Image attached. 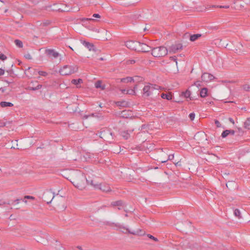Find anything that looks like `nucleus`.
<instances>
[{"mask_svg": "<svg viewBox=\"0 0 250 250\" xmlns=\"http://www.w3.org/2000/svg\"><path fill=\"white\" fill-rule=\"evenodd\" d=\"M71 182L75 187L81 190L85 187L86 184L94 185L92 180L90 182L86 179L85 176L81 172L74 174Z\"/></svg>", "mask_w": 250, "mask_h": 250, "instance_id": "obj_1", "label": "nucleus"}, {"mask_svg": "<svg viewBox=\"0 0 250 250\" xmlns=\"http://www.w3.org/2000/svg\"><path fill=\"white\" fill-rule=\"evenodd\" d=\"M167 48L164 46L154 47L151 50L152 55L157 58L164 57L167 55Z\"/></svg>", "mask_w": 250, "mask_h": 250, "instance_id": "obj_2", "label": "nucleus"}, {"mask_svg": "<svg viewBox=\"0 0 250 250\" xmlns=\"http://www.w3.org/2000/svg\"><path fill=\"white\" fill-rule=\"evenodd\" d=\"M162 90L164 89V88L156 84H153L148 83L145 85L143 89V95L145 97H148L151 95L154 90Z\"/></svg>", "mask_w": 250, "mask_h": 250, "instance_id": "obj_3", "label": "nucleus"}, {"mask_svg": "<svg viewBox=\"0 0 250 250\" xmlns=\"http://www.w3.org/2000/svg\"><path fill=\"white\" fill-rule=\"evenodd\" d=\"M78 67L76 65H66L60 69L59 72L62 75H69L77 72Z\"/></svg>", "mask_w": 250, "mask_h": 250, "instance_id": "obj_4", "label": "nucleus"}, {"mask_svg": "<svg viewBox=\"0 0 250 250\" xmlns=\"http://www.w3.org/2000/svg\"><path fill=\"white\" fill-rule=\"evenodd\" d=\"M125 45L128 48L132 50L138 51L139 49V42L137 41H129L125 42Z\"/></svg>", "mask_w": 250, "mask_h": 250, "instance_id": "obj_5", "label": "nucleus"}, {"mask_svg": "<svg viewBox=\"0 0 250 250\" xmlns=\"http://www.w3.org/2000/svg\"><path fill=\"white\" fill-rule=\"evenodd\" d=\"M43 201L49 204L54 198V193L50 191H47L43 194Z\"/></svg>", "mask_w": 250, "mask_h": 250, "instance_id": "obj_6", "label": "nucleus"}, {"mask_svg": "<svg viewBox=\"0 0 250 250\" xmlns=\"http://www.w3.org/2000/svg\"><path fill=\"white\" fill-rule=\"evenodd\" d=\"M215 77L212 74L208 73H204L201 76L202 81L208 83L215 79Z\"/></svg>", "mask_w": 250, "mask_h": 250, "instance_id": "obj_7", "label": "nucleus"}, {"mask_svg": "<svg viewBox=\"0 0 250 250\" xmlns=\"http://www.w3.org/2000/svg\"><path fill=\"white\" fill-rule=\"evenodd\" d=\"M120 228L122 229L121 231L125 233H128L133 235H142L143 234L142 233V231L141 229H138L137 231H131L128 228H126L125 227H120Z\"/></svg>", "mask_w": 250, "mask_h": 250, "instance_id": "obj_8", "label": "nucleus"}, {"mask_svg": "<svg viewBox=\"0 0 250 250\" xmlns=\"http://www.w3.org/2000/svg\"><path fill=\"white\" fill-rule=\"evenodd\" d=\"M139 49H138V51L142 52H148L152 50V48L151 47L149 46L148 45L145 43L139 42Z\"/></svg>", "mask_w": 250, "mask_h": 250, "instance_id": "obj_9", "label": "nucleus"}, {"mask_svg": "<svg viewBox=\"0 0 250 250\" xmlns=\"http://www.w3.org/2000/svg\"><path fill=\"white\" fill-rule=\"evenodd\" d=\"M183 46L181 43H176L172 45L169 48V53H175L178 52L179 50H181Z\"/></svg>", "mask_w": 250, "mask_h": 250, "instance_id": "obj_10", "label": "nucleus"}, {"mask_svg": "<svg viewBox=\"0 0 250 250\" xmlns=\"http://www.w3.org/2000/svg\"><path fill=\"white\" fill-rule=\"evenodd\" d=\"M110 207L114 208L117 207L118 209L121 210L124 208V204L122 200L113 201L110 204Z\"/></svg>", "mask_w": 250, "mask_h": 250, "instance_id": "obj_11", "label": "nucleus"}, {"mask_svg": "<svg viewBox=\"0 0 250 250\" xmlns=\"http://www.w3.org/2000/svg\"><path fill=\"white\" fill-rule=\"evenodd\" d=\"M134 129L123 130L120 132V135L125 140L128 139L130 137V133L132 132Z\"/></svg>", "mask_w": 250, "mask_h": 250, "instance_id": "obj_12", "label": "nucleus"}, {"mask_svg": "<svg viewBox=\"0 0 250 250\" xmlns=\"http://www.w3.org/2000/svg\"><path fill=\"white\" fill-rule=\"evenodd\" d=\"M45 54L49 57H53L54 58H56L59 56V53L55 52L53 49H46Z\"/></svg>", "mask_w": 250, "mask_h": 250, "instance_id": "obj_13", "label": "nucleus"}, {"mask_svg": "<svg viewBox=\"0 0 250 250\" xmlns=\"http://www.w3.org/2000/svg\"><path fill=\"white\" fill-rule=\"evenodd\" d=\"M83 44L86 47L87 49H88V50L89 51H93L94 52H96V47H95V46L93 44L89 42H86V41H83Z\"/></svg>", "mask_w": 250, "mask_h": 250, "instance_id": "obj_14", "label": "nucleus"}, {"mask_svg": "<svg viewBox=\"0 0 250 250\" xmlns=\"http://www.w3.org/2000/svg\"><path fill=\"white\" fill-rule=\"evenodd\" d=\"M99 188L104 192H107L109 191V186L108 185L101 184L100 185Z\"/></svg>", "mask_w": 250, "mask_h": 250, "instance_id": "obj_15", "label": "nucleus"}, {"mask_svg": "<svg viewBox=\"0 0 250 250\" xmlns=\"http://www.w3.org/2000/svg\"><path fill=\"white\" fill-rule=\"evenodd\" d=\"M134 81V78L131 77H127L126 78H122L121 79V82L124 83H128Z\"/></svg>", "mask_w": 250, "mask_h": 250, "instance_id": "obj_16", "label": "nucleus"}, {"mask_svg": "<svg viewBox=\"0 0 250 250\" xmlns=\"http://www.w3.org/2000/svg\"><path fill=\"white\" fill-rule=\"evenodd\" d=\"M161 97L163 99L170 100L172 99V96L171 95V93L169 92L167 94L162 93L161 95Z\"/></svg>", "mask_w": 250, "mask_h": 250, "instance_id": "obj_17", "label": "nucleus"}, {"mask_svg": "<svg viewBox=\"0 0 250 250\" xmlns=\"http://www.w3.org/2000/svg\"><path fill=\"white\" fill-rule=\"evenodd\" d=\"M121 91L122 93L125 94L134 95L135 94L134 89H122Z\"/></svg>", "mask_w": 250, "mask_h": 250, "instance_id": "obj_18", "label": "nucleus"}, {"mask_svg": "<svg viewBox=\"0 0 250 250\" xmlns=\"http://www.w3.org/2000/svg\"><path fill=\"white\" fill-rule=\"evenodd\" d=\"M208 90L207 88H202L200 94V96L202 98H205L208 95Z\"/></svg>", "mask_w": 250, "mask_h": 250, "instance_id": "obj_19", "label": "nucleus"}, {"mask_svg": "<svg viewBox=\"0 0 250 250\" xmlns=\"http://www.w3.org/2000/svg\"><path fill=\"white\" fill-rule=\"evenodd\" d=\"M231 133L232 134H234V130H226L224 131L221 134V136L223 138H225L227 137L229 133Z\"/></svg>", "mask_w": 250, "mask_h": 250, "instance_id": "obj_20", "label": "nucleus"}, {"mask_svg": "<svg viewBox=\"0 0 250 250\" xmlns=\"http://www.w3.org/2000/svg\"><path fill=\"white\" fill-rule=\"evenodd\" d=\"M0 106L2 107H5L7 106H13V104L12 103L10 102H1L0 103Z\"/></svg>", "mask_w": 250, "mask_h": 250, "instance_id": "obj_21", "label": "nucleus"}, {"mask_svg": "<svg viewBox=\"0 0 250 250\" xmlns=\"http://www.w3.org/2000/svg\"><path fill=\"white\" fill-rule=\"evenodd\" d=\"M101 115H100L98 113H92L89 115H85L83 116V118L85 119H87L88 117H95V118H100Z\"/></svg>", "mask_w": 250, "mask_h": 250, "instance_id": "obj_22", "label": "nucleus"}, {"mask_svg": "<svg viewBox=\"0 0 250 250\" xmlns=\"http://www.w3.org/2000/svg\"><path fill=\"white\" fill-rule=\"evenodd\" d=\"M191 92L189 90H187L186 91L182 92V95H183L186 98H189L190 100H192L190 97Z\"/></svg>", "mask_w": 250, "mask_h": 250, "instance_id": "obj_23", "label": "nucleus"}, {"mask_svg": "<svg viewBox=\"0 0 250 250\" xmlns=\"http://www.w3.org/2000/svg\"><path fill=\"white\" fill-rule=\"evenodd\" d=\"M201 36V34H194L192 35H191L190 37V40L191 42H194L197 40L199 37Z\"/></svg>", "mask_w": 250, "mask_h": 250, "instance_id": "obj_24", "label": "nucleus"}, {"mask_svg": "<svg viewBox=\"0 0 250 250\" xmlns=\"http://www.w3.org/2000/svg\"><path fill=\"white\" fill-rule=\"evenodd\" d=\"M244 127L246 129H250V118H248L244 122Z\"/></svg>", "mask_w": 250, "mask_h": 250, "instance_id": "obj_25", "label": "nucleus"}, {"mask_svg": "<svg viewBox=\"0 0 250 250\" xmlns=\"http://www.w3.org/2000/svg\"><path fill=\"white\" fill-rule=\"evenodd\" d=\"M71 83L75 84L77 85L79 83H83V80L81 79H73L71 81Z\"/></svg>", "mask_w": 250, "mask_h": 250, "instance_id": "obj_26", "label": "nucleus"}, {"mask_svg": "<svg viewBox=\"0 0 250 250\" xmlns=\"http://www.w3.org/2000/svg\"><path fill=\"white\" fill-rule=\"evenodd\" d=\"M234 215L239 219L241 218V212L239 209L236 208L234 210Z\"/></svg>", "mask_w": 250, "mask_h": 250, "instance_id": "obj_27", "label": "nucleus"}, {"mask_svg": "<svg viewBox=\"0 0 250 250\" xmlns=\"http://www.w3.org/2000/svg\"><path fill=\"white\" fill-rule=\"evenodd\" d=\"M14 42H15L16 45L18 47H19L20 48L22 47L23 43H22V42L21 41H20L19 40H15Z\"/></svg>", "mask_w": 250, "mask_h": 250, "instance_id": "obj_28", "label": "nucleus"}, {"mask_svg": "<svg viewBox=\"0 0 250 250\" xmlns=\"http://www.w3.org/2000/svg\"><path fill=\"white\" fill-rule=\"evenodd\" d=\"M173 158H174V155H169V156H168V158L167 159H165V160H161V162L162 163H165L167 161V160H172Z\"/></svg>", "mask_w": 250, "mask_h": 250, "instance_id": "obj_29", "label": "nucleus"}, {"mask_svg": "<svg viewBox=\"0 0 250 250\" xmlns=\"http://www.w3.org/2000/svg\"><path fill=\"white\" fill-rule=\"evenodd\" d=\"M95 85L96 88H100L101 87H102L101 82L100 81H97L95 83Z\"/></svg>", "mask_w": 250, "mask_h": 250, "instance_id": "obj_30", "label": "nucleus"}, {"mask_svg": "<svg viewBox=\"0 0 250 250\" xmlns=\"http://www.w3.org/2000/svg\"><path fill=\"white\" fill-rule=\"evenodd\" d=\"M118 106H123L125 104V102L124 101H119V102H116L115 103Z\"/></svg>", "mask_w": 250, "mask_h": 250, "instance_id": "obj_31", "label": "nucleus"}, {"mask_svg": "<svg viewBox=\"0 0 250 250\" xmlns=\"http://www.w3.org/2000/svg\"><path fill=\"white\" fill-rule=\"evenodd\" d=\"M26 199H34V197L33 196H29V195H26L24 197V198L22 200V201L26 203L27 201L25 200Z\"/></svg>", "mask_w": 250, "mask_h": 250, "instance_id": "obj_32", "label": "nucleus"}, {"mask_svg": "<svg viewBox=\"0 0 250 250\" xmlns=\"http://www.w3.org/2000/svg\"><path fill=\"white\" fill-rule=\"evenodd\" d=\"M50 23V21H49L47 20V21H43L42 23H41L40 25H42L43 26H47V25H49Z\"/></svg>", "mask_w": 250, "mask_h": 250, "instance_id": "obj_33", "label": "nucleus"}, {"mask_svg": "<svg viewBox=\"0 0 250 250\" xmlns=\"http://www.w3.org/2000/svg\"><path fill=\"white\" fill-rule=\"evenodd\" d=\"M147 237H148V238H150V239H151L153 240L154 241H156V242L158 241V239L157 238H156V237H154L153 236H152V235H151V234H147Z\"/></svg>", "mask_w": 250, "mask_h": 250, "instance_id": "obj_34", "label": "nucleus"}, {"mask_svg": "<svg viewBox=\"0 0 250 250\" xmlns=\"http://www.w3.org/2000/svg\"><path fill=\"white\" fill-rule=\"evenodd\" d=\"M7 59V57L0 52V60L1 61H5Z\"/></svg>", "mask_w": 250, "mask_h": 250, "instance_id": "obj_35", "label": "nucleus"}, {"mask_svg": "<svg viewBox=\"0 0 250 250\" xmlns=\"http://www.w3.org/2000/svg\"><path fill=\"white\" fill-rule=\"evenodd\" d=\"M38 74L42 76H46L47 75V74H48L46 72L42 71H38Z\"/></svg>", "mask_w": 250, "mask_h": 250, "instance_id": "obj_36", "label": "nucleus"}, {"mask_svg": "<svg viewBox=\"0 0 250 250\" xmlns=\"http://www.w3.org/2000/svg\"><path fill=\"white\" fill-rule=\"evenodd\" d=\"M201 83H202V81H197L194 83V85L198 87H199L201 86Z\"/></svg>", "mask_w": 250, "mask_h": 250, "instance_id": "obj_37", "label": "nucleus"}, {"mask_svg": "<svg viewBox=\"0 0 250 250\" xmlns=\"http://www.w3.org/2000/svg\"><path fill=\"white\" fill-rule=\"evenodd\" d=\"M24 57L25 59L28 60H31L32 59V56L29 53L24 54Z\"/></svg>", "mask_w": 250, "mask_h": 250, "instance_id": "obj_38", "label": "nucleus"}, {"mask_svg": "<svg viewBox=\"0 0 250 250\" xmlns=\"http://www.w3.org/2000/svg\"><path fill=\"white\" fill-rule=\"evenodd\" d=\"M118 44V43H116L115 42H112L111 43V44H112V50H117V48L116 47V44Z\"/></svg>", "mask_w": 250, "mask_h": 250, "instance_id": "obj_39", "label": "nucleus"}, {"mask_svg": "<svg viewBox=\"0 0 250 250\" xmlns=\"http://www.w3.org/2000/svg\"><path fill=\"white\" fill-rule=\"evenodd\" d=\"M195 115L194 113H191L189 115V117L191 121H193L195 118Z\"/></svg>", "mask_w": 250, "mask_h": 250, "instance_id": "obj_40", "label": "nucleus"}, {"mask_svg": "<svg viewBox=\"0 0 250 250\" xmlns=\"http://www.w3.org/2000/svg\"><path fill=\"white\" fill-rule=\"evenodd\" d=\"M23 199H17L16 200H14L12 203L13 205L18 204L20 203L21 201H22Z\"/></svg>", "mask_w": 250, "mask_h": 250, "instance_id": "obj_41", "label": "nucleus"}, {"mask_svg": "<svg viewBox=\"0 0 250 250\" xmlns=\"http://www.w3.org/2000/svg\"><path fill=\"white\" fill-rule=\"evenodd\" d=\"M214 123H215V125H216V126H217V127H221V124H220V123L219 122V121H218V120H215L214 121Z\"/></svg>", "mask_w": 250, "mask_h": 250, "instance_id": "obj_42", "label": "nucleus"}, {"mask_svg": "<svg viewBox=\"0 0 250 250\" xmlns=\"http://www.w3.org/2000/svg\"><path fill=\"white\" fill-rule=\"evenodd\" d=\"M243 88L246 91H250V86L249 85H244L243 86Z\"/></svg>", "mask_w": 250, "mask_h": 250, "instance_id": "obj_43", "label": "nucleus"}, {"mask_svg": "<svg viewBox=\"0 0 250 250\" xmlns=\"http://www.w3.org/2000/svg\"><path fill=\"white\" fill-rule=\"evenodd\" d=\"M92 17L95 18H100L101 16L99 14H94L92 15Z\"/></svg>", "mask_w": 250, "mask_h": 250, "instance_id": "obj_44", "label": "nucleus"}, {"mask_svg": "<svg viewBox=\"0 0 250 250\" xmlns=\"http://www.w3.org/2000/svg\"><path fill=\"white\" fill-rule=\"evenodd\" d=\"M135 62V61L134 60H128L127 61L128 64H133Z\"/></svg>", "mask_w": 250, "mask_h": 250, "instance_id": "obj_45", "label": "nucleus"}, {"mask_svg": "<svg viewBox=\"0 0 250 250\" xmlns=\"http://www.w3.org/2000/svg\"><path fill=\"white\" fill-rule=\"evenodd\" d=\"M5 70L2 68H0V76L4 74Z\"/></svg>", "mask_w": 250, "mask_h": 250, "instance_id": "obj_46", "label": "nucleus"}, {"mask_svg": "<svg viewBox=\"0 0 250 250\" xmlns=\"http://www.w3.org/2000/svg\"><path fill=\"white\" fill-rule=\"evenodd\" d=\"M94 20L93 19H92V18H84L82 20L83 21H94Z\"/></svg>", "mask_w": 250, "mask_h": 250, "instance_id": "obj_47", "label": "nucleus"}, {"mask_svg": "<svg viewBox=\"0 0 250 250\" xmlns=\"http://www.w3.org/2000/svg\"><path fill=\"white\" fill-rule=\"evenodd\" d=\"M51 6L42 7V10H47L48 8H50Z\"/></svg>", "mask_w": 250, "mask_h": 250, "instance_id": "obj_48", "label": "nucleus"}, {"mask_svg": "<svg viewBox=\"0 0 250 250\" xmlns=\"http://www.w3.org/2000/svg\"><path fill=\"white\" fill-rule=\"evenodd\" d=\"M170 59L173 61H174L175 62H176V63H177V59L176 58V57L175 56H173V57H170Z\"/></svg>", "mask_w": 250, "mask_h": 250, "instance_id": "obj_49", "label": "nucleus"}, {"mask_svg": "<svg viewBox=\"0 0 250 250\" xmlns=\"http://www.w3.org/2000/svg\"><path fill=\"white\" fill-rule=\"evenodd\" d=\"M42 87V85L41 84H38L37 86H36V89L38 90L40 89Z\"/></svg>", "mask_w": 250, "mask_h": 250, "instance_id": "obj_50", "label": "nucleus"}, {"mask_svg": "<svg viewBox=\"0 0 250 250\" xmlns=\"http://www.w3.org/2000/svg\"><path fill=\"white\" fill-rule=\"evenodd\" d=\"M220 8H229V5H225V6H220Z\"/></svg>", "mask_w": 250, "mask_h": 250, "instance_id": "obj_51", "label": "nucleus"}, {"mask_svg": "<svg viewBox=\"0 0 250 250\" xmlns=\"http://www.w3.org/2000/svg\"><path fill=\"white\" fill-rule=\"evenodd\" d=\"M7 72H8L9 74L11 75L13 73V71L12 70H7Z\"/></svg>", "mask_w": 250, "mask_h": 250, "instance_id": "obj_52", "label": "nucleus"}, {"mask_svg": "<svg viewBox=\"0 0 250 250\" xmlns=\"http://www.w3.org/2000/svg\"><path fill=\"white\" fill-rule=\"evenodd\" d=\"M229 121L231 123H232L233 124H234V120H233L232 118H229Z\"/></svg>", "mask_w": 250, "mask_h": 250, "instance_id": "obj_53", "label": "nucleus"}, {"mask_svg": "<svg viewBox=\"0 0 250 250\" xmlns=\"http://www.w3.org/2000/svg\"><path fill=\"white\" fill-rule=\"evenodd\" d=\"M30 89L31 90H33V91L36 90L35 87H30Z\"/></svg>", "mask_w": 250, "mask_h": 250, "instance_id": "obj_54", "label": "nucleus"}, {"mask_svg": "<svg viewBox=\"0 0 250 250\" xmlns=\"http://www.w3.org/2000/svg\"><path fill=\"white\" fill-rule=\"evenodd\" d=\"M4 82H6V83H7L8 84L12 83V82H9L7 80H3Z\"/></svg>", "mask_w": 250, "mask_h": 250, "instance_id": "obj_55", "label": "nucleus"}, {"mask_svg": "<svg viewBox=\"0 0 250 250\" xmlns=\"http://www.w3.org/2000/svg\"><path fill=\"white\" fill-rule=\"evenodd\" d=\"M105 85H102V87H101L100 88H101L102 89L104 90L105 89Z\"/></svg>", "mask_w": 250, "mask_h": 250, "instance_id": "obj_56", "label": "nucleus"}, {"mask_svg": "<svg viewBox=\"0 0 250 250\" xmlns=\"http://www.w3.org/2000/svg\"><path fill=\"white\" fill-rule=\"evenodd\" d=\"M77 248H78V249L80 250H82V248L81 246H77Z\"/></svg>", "mask_w": 250, "mask_h": 250, "instance_id": "obj_57", "label": "nucleus"}, {"mask_svg": "<svg viewBox=\"0 0 250 250\" xmlns=\"http://www.w3.org/2000/svg\"><path fill=\"white\" fill-rule=\"evenodd\" d=\"M38 2H39L38 0H34V3L35 4H37Z\"/></svg>", "mask_w": 250, "mask_h": 250, "instance_id": "obj_58", "label": "nucleus"}, {"mask_svg": "<svg viewBox=\"0 0 250 250\" xmlns=\"http://www.w3.org/2000/svg\"><path fill=\"white\" fill-rule=\"evenodd\" d=\"M0 90H1L2 92L4 91V89H3V88H0Z\"/></svg>", "mask_w": 250, "mask_h": 250, "instance_id": "obj_59", "label": "nucleus"}, {"mask_svg": "<svg viewBox=\"0 0 250 250\" xmlns=\"http://www.w3.org/2000/svg\"><path fill=\"white\" fill-rule=\"evenodd\" d=\"M69 10V9H64V10H63V11H68Z\"/></svg>", "mask_w": 250, "mask_h": 250, "instance_id": "obj_60", "label": "nucleus"}, {"mask_svg": "<svg viewBox=\"0 0 250 250\" xmlns=\"http://www.w3.org/2000/svg\"><path fill=\"white\" fill-rule=\"evenodd\" d=\"M137 85H135L133 89L135 90L136 88H137Z\"/></svg>", "mask_w": 250, "mask_h": 250, "instance_id": "obj_61", "label": "nucleus"}, {"mask_svg": "<svg viewBox=\"0 0 250 250\" xmlns=\"http://www.w3.org/2000/svg\"><path fill=\"white\" fill-rule=\"evenodd\" d=\"M113 153H118V151L114 150L113 151Z\"/></svg>", "mask_w": 250, "mask_h": 250, "instance_id": "obj_62", "label": "nucleus"}, {"mask_svg": "<svg viewBox=\"0 0 250 250\" xmlns=\"http://www.w3.org/2000/svg\"><path fill=\"white\" fill-rule=\"evenodd\" d=\"M100 60L102 61V60H103L104 59H103V58H100Z\"/></svg>", "mask_w": 250, "mask_h": 250, "instance_id": "obj_63", "label": "nucleus"}, {"mask_svg": "<svg viewBox=\"0 0 250 250\" xmlns=\"http://www.w3.org/2000/svg\"><path fill=\"white\" fill-rule=\"evenodd\" d=\"M30 68H31V67H29L27 69V70H29Z\"/></svg>", "mask_w": 250, "mask_h": 250, "instance_id": "obj_64", "label": "nucleus"}]
</instances>
